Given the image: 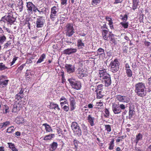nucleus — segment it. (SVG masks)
Returning a JSON list of instances; mask_svg holds the SVG:
<instances>
[{
	"label": "nucleus",
	"instance_id": "774afa93",
	"mask_svg": "<svg viewBox=\"0 0 151 151\" xmlns=\"http://www.w3.org/2000/svg\"><path fill=\"white\" fill-rule=\"evenodd\" d=\"M125 67L126 70L127 69L128 70L130 69L129 65L128 63L126 64Z\"/></svg>",
	"mask_w": 151,
	"mask_h": 151
},
{
	"label": "nucleus",
	"instance_id": "f257e3e1",
	"mask_svg": "<svg viewBox=\"0 0 151 151\" xmlns=\"http://www.w3.org/2000/svg\"><path fill=\"white\" fill-rule=\"evenodd\" d=\"M101 69L99 72L100 80H101L105 86L108 87L111 85V82L110 76L107 73L106 69Z\"/></svg>",
	"mask_w": 151,
	"mask_h": 151
},
{
	"label": "nucleus",
	"instance_id": "473e14b6",
	"mask_svg": "<svg viewBox=\"0 0 151 151\" xmlns=\"http://www.w3.org/2000/svg\"><path fill=\"white\" fill-rule=\"evenodd\" d=\"M9 147L13 151H17V150L14 147V144L12 143H8Z\"/></svg>",
	"mask_w": 151,
	"mask_h": 151
},
{
	"label": "nucleus",
	"instance_id": "4468645a",
	"mask_svg": "<svg viewBox=\"0 0 151 151\" xmlns=\"http://www.w3.org/2000/svg\"><path fill=\"white\" fill-rule=\"evenodd\" d=\"M6 20L8 22V24H12L14 22V18L9 14L7 16H5Z\"/></svg>",
	"mask_w": 151,
	"mask_h": 151
},
{
	"label": "nucleus",
	"instance_id": "0e129e2a",
	"mask_svg": "<svg viewBox=\"0 0 151 151\" xmlns=\"http://www.w3.org/2000/svg\"><path fill=\"white\" fill-rule=\"evenodd\" d=\"M63 109L65 111H68L69 109V106H65L63 107Z\"/></svg>",
	"mask_w": 151,
	"mask_h": 151
},
{
	"label": "nucleus",
	"instance_id": "6e6552de",
	"mask_svg": "<svg viewBox=\"0 0 151 151\" xmlns=\"http://www.w3.org/2000/svg\"><path fill=\"white\" fill-rule=\"evenodd\" d=\"M77 50V49L76 48H70L65 50L63 52L64 54L69 55L75 53Z\"/></svg>",
	"mask_w": 151,
	"mask_h": 151
},
{
	"label": "nucleus",
	"instance_id": "f704fd0d",
	"mask_svg": "<svg viewBox=\"0 0 151 151\" xmlns=\"http://www.w3.org/2000/svg\"><path fill=\"white\" fill-rule=\"evenodd\" d=\"M45 54H43L38 60V61L37 62V63L38 64L42 62L43 61V59L45 58Z\"/></svg>",
	"mask_w": 151,
	"mask_h": 151
},
{
	"label": "nucleus",
	"instance_id": "412c9836",
	"mask_svg": "<svg viewBox=\"0 0 151 151\" xmlns=\"http://www.w3.org/2000/svg\"><path fill=\"white\" fill-rule=\"evenodd\" d=\"M77 46L78 49H82L84 47V44L83 42L81 40H78L77 41Z\"/></svg>",
	"mask_w": 151,
	"mask_h": 151
},
{
	"label": "nucleus",
	"instance_id": "bb28decb",
	"mask_svg": "<svg viewBox=\"0 0 151 151\" xmlns=\"http://www.w3.org/2000/svg\"><path fill=\"white\" fill-rule=\"evenodd\" d=\"M71 127L73 130L79 127L78 123L75 122H72Z\"/></svg>",
	"mask_w": 151,
	"mask_h": 151
},
{
	"label": "nucleus",
	"instance_id": "5fc2aeb1",
	"mask_svg": "<svg viewBox=\"0 0 151 151\" xmlns=\"http://www.w3.org/2000/svg\"><path fill=\"white\" fill-rule=\"evenodd\" d=\"M25 64H23L21 65L18 68L17 70L19 72V71H21L23 69L25 65Z\"/></svg>",
	"mask_w": 151,
	"mask_h": 151
},
{
	"label": "nucleus",
	"instance_id": "c9c22d12",
	"mask_svg": "<svg viewBox=\"0 0 151 151\" xmlns=\"http://www.w3.org/2000/svg\"><path fill=\"white\" fill-rule=\"evenodd\" d=\"M114 139H113L110 142V143L109 145V149L110 150H112L113 149L114 147Z\"/></svg>",
	"mask_w": 151,
	"mask_h": 151
},
{
	"label": "nucleus",
	"instance_id": "bf43d9fd",
	"mask_svg": "<svg viewBox=\"0 0 151 151\" xmlns=\"http://www.w3.org/2000/svg\"><path fill=\"white\" fill-rule=\"evenodd\" d=\"M33 59V58H31L29 59H27V60L26 62V64H29L31 63L32 62V59Z\"/></svg>",
	"mask_w": 151,
	"mask_h": 151
},
{
	"label": "nucleus",
	"instance_id": "1a4fd4ad",
	"mask_svg": "<svg viewBox=\"0 0 151 151\" xmlns=\"http://www.w3.org/2000/svg\"><path fill=\"white\" fill-rule=\"evenodd\" d=\"M112 109L114 113L115 114H118L121 111V110L120 109V107L118 105L113 104L112 106Z\"/></svg>",
	"mask_w": 151,
	"mask_h": 151
},
{
	"label": "nucleus",
	"instance_id": "7ed1b4c3",
	"mask_svg": "<svg viewBox=\"0 0 151 151\" xmlns=\"http://www.w3.org/2000/svg\"><path fill=\"white\" fill-rule=\"evenodd\" d=\"M119 63L117 59L111 61L109 65L111 71L113 73L117 72L119 69Z\"/></svg>",
	"mask_w": 151,
	"mask_h": 151
},
{
	"label": "nucleus",
	"instance_id": "b1692460",
	"mask_svg": "<svg viewBox=\"0 0 151 151\" xmlns=\"http://www.w3.org/2000/svg\"><path fill=\"white\" fill-rule=\"evenodd\" d=\"M55 136L54 134H50L49 135H46L44 138V140H50L54 137Z\"/></svg>",
	"mask_w": 151,
	"mask_h": 151
},
{
	"label": "nucleus",
	"instance_id": "cd10ccee",
	"mask_svg": "<svg viewBox=\"0 0 151 151\" xmlns=\"http://www.w3.org/2000/svg\"><path fill=\"white\" fill-rule=\"evenodd\" d=\"M142 136L140 133H139L137 135H136V143L137 144L138 141L141 140L142 139Z\"/></svg>",
	"mask_w": 151,
	"mask_h": 151
},
{
	"label": "nucleus",
	"instance_id": "680f3d73",
	"mask_svg": "<svg viewBox=\"0 0 151 151\" xmlns=\"http://www.w3.org/2000/svg\"><path fill=\"white\" fill-rule=\"evenodd\" d=\"M78 141L75 140L73 141L74 145L75 146V148H77L78 146Z\"/></svg>",
	"mask_w": 151,
	"mask_h": 151
},
{
	"label": "nucleus",
	"instance_id": "aec40b11",
	"mask_svg": "<svg viewBox=\"0 0 151 151\" xmlns=\"http://www.w3.org/2000/svg\"><path fill=\"white\" fill-rule=\"evenodd\" d=\"M95 92L97 93V98L98 99H100L102 98L104 95L103 92L102 91V90L99 91V90H96Z\"/></svg>",
	"mask_w": 151,
	"mask_h": 151
},
{
	"label": "nucleus",
	"instance_id": "09e8293b",
	"mask_svg": "<svg viewBox=\"0 0 151 151\" xmlns=\"http://www.w3.org/2000/svg\"><path fill=\"white\" fill-rule=\"evenodd\" d=\"M101 0H92V4L93 5H97L98 3H100Z\"/></svg>",
	"mask_w": 151,
	"mask_h": 151
},
{
	"label": "nucleus",
	"instance_id": "2f4dec72",
	"mask_svg": "<svg viewBox=\"0 0 151 151\" xmlns=\"http://www.w3.org/2000/svg\"><path fill=\"white\" fill-rule=\"evenodd\" d=\"M19 107H18L16 104H14L13 106L12 111L14 113H16L18 110L19 111Z\"/></svg>",
	"mask_w": 151,
	"mask_h": 151
},
{
	"label": "nucleus",
	"instance_id": "a878e982",
	"mask_svg": "<svg viewBox=\"0 0 151 151\" xmlns=\"http://www.w3.org/2000/svg\"><path fill=\"white\" fill-rule=\"evenodd\" d=\"M43 125L45 126V129L47 132H50L52 131L51 127L49 124L45 123L43 124Z\"/></svg>",
	"mask_w": 151,
	"mask_h": 151
},
{
	"label": "nucleus",
	"instance_id": "6ab92c4d",
	"mask_svg": "<svg viewBox=\"0 0 151 151\" xmlns=\"http://www.w3.org/2000/svg\"><path fill=\"white\" fill-rule=\"evenodd\" d=\"M50 106L51 109H53L55 110L57 109L58 111H59L60 110L58 105L57 104H55L53 102L50 103Z\"/></svg>",
	"mask_w": 151,
	"mask_h": 151
},
{
	"label": "nucleus",
	"instance_id": "13d9d810",
	"mask_svg": "<svg viewBox=\"0 0 151 151\" xmlns=\"http://www.w3.org/2000/svg\"><path fill=\"white\" fill-rule=\"evenodd\" d=\"M103 85L102 84H100L99 85L97 86L96 90H99V91L102 90V87H103Z\"/></svg>",
	"mask_w": 151,
	"mask_h": 151
},
{
	"label": "nucleus",
	"instance_id": "7c9ffc66",
	"mask_svg": "<svg viewBox=\"0 0 151 151\" xmlns=\"http://www.w3.org/2000/svg\"><path fill=\"white\" fill-rule=\"evenodd\" d=\"M74 33V29L71 30H68L66 32V35L69 37L72 36Z\"/></svg>",
	"mask_w": 151,
	"mask_h": 151
},
{
	"label": "nucleus",
	"instance_id": "dca6fc26",
	"mask_svg": "<svg viewBox=\"0 0 151 151\" xmlns=\"http://www.w3.org/2000/svg\"><path fill=\"white\" fill-rule=\"evenodd\" d=\"M139 0H132V9L135 10L139 5Z\"/></svg>",
	"mask_w": 151,
	"mask_h": 151
},
{
	"label": "nucleus",
	"instance_id": "338daca9",
	"mask_svg": "<svg viewBox=\"0 0 151 151\" xmlns=\"http://www.w3.org/2000/svg\"><path fill=\"white\" fill-rule=\"evenodd\" d=\"M17 58H13L12 61L11 62V65H12L17 60Z\"/></svg>",
	"mask_w": 151,
	"mask_h": 151
},
{
	"label": "nucleus",
	"instance_id": "49530a36",
	"mask_svg": "<svg viewBox=\"0 0 151 151\" xmlns=\"http://www.w3.org/2000/svg\"><path fill=\"white\" fill-rule=\"evenodd\" d=\"M120 24L122 25L125 29L127 28L128 27V22H122L120 23Z\"/></svg>",
	"mask_w": 151,
	"mask_h": 151
},
{
	"label": "nucleus",
	"instance_id": "393cba45",
	"mask_svg": "<svg viewBox=\"0 0 151 151\" xmlns=\"http://www.w3.org/2000/svg\"><path fill=\"white\" fill-rule=\"evenodd\" d=\"M58 145L56 142H53L50 145V149L52 151L55 150L57 148Z\"/></svg>",
	"mask_w": 151,
	"mask_h": 151
},
{
	"label": "nucleus",
	"instance_id": "4c0bfd02",
	"mask_svg": "<svg viewBox=\"0 0 151 151\" xmlns=\"http://www.w3.org/2000/svg\"><path fill=\"white\" fill-rule=\"evenodd\" d=\"M126 73L128 77H131L132 76V72L130 69H128L126 70Z\"/></svg>",
	"mask_w": 151,
	"mask_h": 151
},
{
	"label": "nucleus",
	"instance_id": "f03ea898",
	"mask_svg": "<svg viewBox=\"0 0 151 151\" xmlns=\"http://www.w3.org/2000/svg\"><path fill=\"white\" fill-rule=\"evenodd\" d=\"M135 91L139 96L143 97L145 96L146 92L145 90V87L144 83H138L135 85Z\"/></svg>",
	"mask_w": 151,
	"mask_h": 151
},
{
	"label": "nucleus",
	"instance_id": "603ef678",
	"mask_svg": "<svg viewBox=\"0 0 151 151\" xmlns=\"http://www.w3.org/2000/svg\"><path fill=\"white\" fill-rule=\"evenodd\" d=\"M31 73L30 72H28L26 73L25 74V76L26 80H27L28 81L30 79V76L29 75Z\"/></svg>",
	"mask_w": 151,
	"mask_h": 151
},
{
	"label": "nucleus",
	"instance_id": "69168bd1",
	"mask_svg": "<svg viewBox=\"0 0 151 151\" xmlns=\"http://www.w3.org/2000/svg\"><path fill=\"white\" fill-rule=\"evenodd\" d=\"M127 15H125L122 18V19L123 20V21L125 22L127 20Z\"/></svg>",
	"mask_w": 151,
	"mask_h": 151
},
{
	"label": "nucleus",
	"instance_id": "f8f14e48",
	"mask_svg": "<svg viewBox=\"0 0 151 151\" xmlns=\"http://www.w3.org/2000/svg\"><path fill=\"white\" fill-rule=\"evenodd\" d=\"M35 5L31 2H29L27 3V10L29 13H32V12L33 9Z\"/></svg>",
	"mask_w": 151,
	"mask_h": 151
},
{
	"label": "nucleus",
	"instance_id": "ddd939ff",
	"mask_svg": "<svg viewBox=\"0 0 151 151\" xmlns=\"http://www.w3.org/2000/svg\"><path fill=\"white\" fill-rule=\"evenodd\" d=\"M95 118L92 115H88L87 117V120L91 126H93L94 125V121Z\"/></svg>",
	"mask_w": 151,
	"mask_h": 151
},
{
	"label": "nucleus",
	"instance_id": "052dcab7",
	"mask_svg": "<svg viewBox=\"0 0 151 151\" xmlns=\"http://www.w3.org/2000/svg\"><path fill=\"white\" fill-rule=\"evenodd\" d=\"M106 20L108 21L109 23H110V22H113L112 19L110 18L108 16H106Z\"/></svg>",
	"mask_w": 151,
	"mask_h": 151
},
{
	"label": "nucleus",
	"instance_id": "0eeeda50",
	"mask_svg": "<svg viewBox=\"0 0 151 151\" xmlns=\"http://www.w3.org/2000/svg\"><path fill=\"white\" fill-rule=\"evenodd\" d=\"M65 68L67 72L68 73H73L75 71L74 66L71 65L66 64L65 66Z\"/></svg>",
	"mask_w": 151,
	"mask_h": 151
},
{
	"label": "nucleus",
	"instance_id": "9d476101",
	"mask_svg": "<svg viewBox=\"0 0 151 151\" xmlns=\"http://www.w3.org/2000/svg\"><path fill=\"white\" fill-rule=\"evenodd\" d=\"M69 101L71 110H73L75 108L76 104V99L74 97H70L69 98Z\"/></svg>",
	"mask_w": 151,
	"mask_h": 151
},
{
	"label": "nucleus",
	"instance_id": "ea45409f",
	"mask_svg": "<svg viewBox=\"0 0 151 151\" xmlns=\"http://www.w3.org/2000/svg\"><path fill=\"white\" fill-rule=\"evenodd\" d=\"M7 68L6 66L3 63H0V70H2Z\"/></svg>",
	"mask_w": 151,
	"mask_h": 151
},
{
	"label": "nucleus",
	"instance_id": "4be33fe9",
	"mask_svg": "<svg viewBox=\"0 0 151 151\" xmlns=\"http://www.w3.org/2000/svg\"><path fill=\"white\" fill-rule=\"evenodd\" d=\"M135 111L134 110L133 108L131 107H129V119H131L132 116L135 114Z\"/></svg>",
	"mask_w": 151,
	"mask_h": 151
},
{
	"label": "nucleus",
	"instance_id": "9b49d317",
	"mask_svg": "<svg viewBox=\"0 0 151 151\" xmlns=\"http://www.w3.org/2000/svg\"><path fill=\"white\" fill-rule=\"evenodd\" d=\"M6 76L3 75L0 76V86H6L7 84L8 80H4Z\"/></svg>",
	"mask_w": 151,
	"mask_h": 151
},
{
	"label": "nucleus",
	"instance_id": "a211bd4d",
	"mask_svg": "<svg viewBox=\"0 0 151 151\" xmlns=\"http://www.w3.org/2000/svg\"><path fill=\"white\" fill-rule=\"evenodd\" d=\"M74 133L78 136H80L81 135V130L80 127L73 130Z\"/></svg>",
	"mask_w": 151,
	"mask_h": 151
},
{
	"label": "nucleus",
	"instance_id": "4d7b16f0",
	"mask_svg": "<svg viewBox=\"0 0 151 151\" xmlns=\"http://www.w3.org/2000/svg\"><path fill=\"white\" fill-rule=\"evenodd\" d=\"M67 0H61V5L65 6L67 4Z\"/></svg>",
	"mask_w": 151,
	"mask_h": 151
},
{
	"label": "nucleus",
	"instance_id": "c03bdc74",
	"mask_svg": "<svg viewBox=\"0 0 151 151\" xmlns=\"http://www.w3.org/2000/svg\"><path fill=\"white\" fill-rule=\"evenodd\" d=\"M14 127L13 126H11L8 128L7 129L6 132L9 133H11L14 131Z\"/></svg>",
	"mask_w": 151,
	"mask_h": 151
},
{
	"label": "nucleus",
	"instance_id": "6e6d98bb",
	"mask_svg": "<svg viewBox=\"0 0 151 151\" xmlns=\"http://www.w3.org/2000/svg\"><path fill=\"white\" fill-rule=\"evenodd\" d=\"M10 122L9 121H6L3 123H1V124H2V127H6L7 126L9 125Z\"/></svg>",
	"mask_w": 151,
	"mask_h": 151
},
{
	"label": "nucleus",
	"instance_id": "a19ab883",
	"mask_svg": "<svg viewBox=\"0 0 151 151\" xmlns=\"http://www.w3.org/2000/svg\"><path fill=\"white\" fill-rule=\"evenodd\" d=\"M122 96L120 95H117L116 96V100L119 102H122Z\"/></svg>",
	"mask_w": 151,
	"mask_h": 151
},
{
	"label": "nucleus",
	"instance_id": "c85d7f7f",
	"mask_svg": "<svg viewBox=\"0 0 151 151\" xmlns=\"http://www.w3.org/2000/svg\"><path fill=\"white\" fill-rule=\"evenodd\" d=\"M122 102L128 103L130 101V99L127 96H122Z\"/></svg>",
	"mask_w": 151,
	"mask_h": 151
},
{
	"label": "nucleus",
	"instance_id": "72a5a7b5",
	"mask_svg": "<svg viewBox=\"0 0 151 151\" xmlns=\"http://www.w3.org/2000/svg\"><path fill=\"white\" fill-rule=\"evenodd\" d=\"M57 9V7L55 6L52 7L51 9V14L56 16L57 13V11H56Z\"/></svg>",
	"mask_w": 151,
	"mask_h": 151
},
{
	"label": "nucleus",
	"instance_id": "f3484780",
	"mask_svg": "<svg viewBox=\"0 0 151 151\" xmlns=\"http://www.w3.org/2000/svg\"><path fill=\"white\" fill-rule=\"evenodd\" d=\"M23 95V90L22 88L20 91L19 92L18 94L16 95V99L18 100H21L22 98V96Z\"/></svg>",
	"mask_w": 151,
	"mask_h": 151
},
{
	"label": "nucleus",
	"instance_id": "e433bc0d",
	"mask_svg": "<svg viewBox=\"0 0 151 151\" xmlns=\"http://www.w3.org/2000/svg\"><path fill=\"white\" fill-rule=\"evenodd\" d=\"M67 31L68 30H71L73 29V26L72 24L69 23L67 24L66 26Z\"/></svg>",
	"mask_w": 151,
	"mask_h": 151
},
{
	"label": "nucleus",
	"instance_id": "5701e85b",
	"mask_svg": "<svg viewBox=\"0 0 151 151\" xmlns=\"http://www.w3.org/2000/svg\"><path fill=\"white\" fill-rule=\"evenodd\" d=\"M6 37L4 34L0 35V45L3 44L6 40Z\"/></svg>",
	"mask_w": 151,
	"mask_h": 151
},
{
	"label": "nucleus",
	"instance_id": "a18cd8bd",
	"mask_svg": "<svg viewBox=\"0 0 151 151\" xmlns=\"http://www.w3.org/2000/svg\"><path fill=\"white\" fill-rule=\"evenodd\" d=\"M105 130L108 132H110L111 131V128L110 126L109 125H106L105 126Z\"/></svg>",
	"mask_w": 151,
	"mask_h": 151
},
{
	"label": "nucleus",
	"instance_id": "79ce46f5",
	"mask_svg": "<svg viewBox=\"0 0 151 151\" xmlns=\"http://www.w3.org/2000/svg\"><path fill=\"white\" fill-rule=\"evenodd\" d=\"M16 120L17 121V123L18 124L22 123L23 122L24 119L22 117L17 118Z\"/></svg>",
	"mask_w": 151,
	"mask_h": 151
},
{
	"label": "nucleus",
	"instance_id": "39448f33",
	"mask_svg": "<svg viewBox=\"0 0 151 151\" xmlns=\"http://www.w3.org/2000/svg\"><path fill=\"white\" fill-rule=\"evenodd\" d=\"M101 33L103 39L104 40L108 41L111 37V39L112 40V37L114 36V35L111 32H109L108 30H103Z\"/></svg>",
	"mask_w": 151,
	"mask_h": 151
},
{
	"label": "nucleus",
	"instance_id": "864d4df0",
	"mask_svg": "<svg viewBox=\"0 0 151 151\" xmlns=\"http://www.w3.org/2000/svg\"><path fill=\"white\" fill-rule=\"evenodd\" d=\"M6 17L5 16L2 17L0 21V22L1 23L4 24L6 22Z\"/></svg>",
	"mask_w": 151,
	"mask_h": 151
},
{
	"label": "nucleus",
	"instance_id": "c756f323",
	"mask_svg": "<svg viewBox=\"0 0 151 151\" xmlns=\"http://www.w3.org/2000/svg\"><path fill=\"white\" fill-rule=\"evenodd\" d=\"M19 4L18 6L19 8V11L20 12H22V11L23 8V2L22 0H19Z\"/></svg>",
	"mask_w": 151,
	"mask_h": 151
},
{
	"label": "nucleus",
	"instance_id": "8fccbe9b",
	"mask_svg": "<svg viewBox=\"0 0 151 151\" xmlns=\"http://www.w3.org/2000/svg\"><path fill=\"white\" fill-rule=\"evenodd\" d=\"M11 44V41H9L7 42L4 45V48L6 49Z\"/></svg>",
	"mask_w": 151,
	"mask_h": 151
},
{
	"label": "nucleus",
	"instance_id": "3c124183",
	"mask_svg": "<svg viewBox=\"0 0 151 151\" xmlns=\"http://www.w3.org/2000/svg\"><path fill=\"white\" fill-rule=\"evenodd\" d=\"M101 32L103 30H108V29L107 27L106 26V24H105L103 26L101 27Z\"/></svg>",
	"mask_w": 151,
	"mask_h": 151
},
{
	"label": "nucleus",
	"instance_id": "20e7f679",
	"mask_svg": "<svg viewBox=\"0 0 151 151\" xmlns=\"http://www.w3.org/2000/svg\"><path fill=\"white\" fill-rule=\"evenodd\" d=\"M72 88L77 90H80L81 85V82L79 81H76L73 78H70L68 79Z\"/></svg>",
	"mask_w": 151,
	"mask_h": 151
},
{
	"label": "nucleus",
	"instance_id": "e2e57ef3",
	"mask_svg": "<svg viewBox=\"0 0 151 151\" xmlns=\"http://www.w3.org/2000/svg\"><path fill=\"white\" fill-rule=\"evenodd\" d=\"M119 106L120 107V109H124L125 108V105L123 104L119 105Z\"/></svg>",
	"mask_w": 151,
	"mask_h": 151
},
{
	"label": "nucleus",
	"instance_id": "de8ad7c7",
	"mask_svg": "<svg viewBox=\"0 0 151 151\" xmlns=\"http://www.w3.org/2000/svg\"><path fill=\"white\" fill-rule=\"evenodd\" d=\"M64 16H65V15H61L60 17V22L61 23H63L65 22V18L64 17Z\"/></svg>",
	"mask_w": 151,
	"mask_h": 151
},
{
	"label": "nucleus",
	"instance_id": "58836bf2",
	"mask_svg": "<svg viewBox=\"0 0 151 151\" xmlns=\"http://www.w3.org/2000/svg\"><path fill=\"white\" fill-rule=\"evenodd\" d=\"M104 111L105 114H104V116L105 117L108 118L109 116V112L107 109H105L104 110Z\"/></svg>",
	"mask_w": 151,
	"mask_h": 151
},
{
	"label": "nucleus",
	"instance_id": "2eb2a0df",
	"mask_svg": "<svg viewBox=\"0 0 151 151\" xmlns=\"http://www.w3.org/2000/svg\"><path fill=\"white\" fill-rule=\"evenodd\" d=\"M97 55L100 56H101L104 57L105 53L104 49L101 48H99L97 51Z\"/></svg>",
	"mask_w": 151,
	"mask_h": 151
},
{
	"label": "nucleus",
	"instance_id": "37998d69",
	"mask_svg": "<svg viewBox=\"0 0 151 151\" xmlns=\"http://www.w3.org/2000/svg\"><path fill=\"white\" fill-rule=\"evenodd\" d=\"M96 106L98 108L101 109L103 107V103L101 101L98 102L96 103Z\"/></svg>",
	"mask_w": 151,
	"mask_h": 151
},
{
	"label": "nucleus",
	"instance_id": "423d86ee",
	"mask_svg": "<svg viewBox=\"0 0 151 151\" xmlns=\"http://www.w3.org/2000/svg\"><path fill=\"white\" fill-rule=\"evenodd\" d=\"M45 20L43 19L42 17L39 16L37 18L36 24L37 28H41L43 27Z\"/></svg>",
	"mask_w": 151,
	"mask_h": 151
}]
</instances>
